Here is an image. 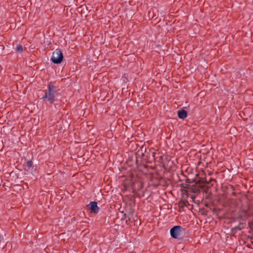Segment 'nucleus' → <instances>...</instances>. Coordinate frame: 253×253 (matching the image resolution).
<instances>
[{
	"instance_id": "423d86ee",
	"label": "nucleus",
	"mask_w": 253,
	"mask_h": 253,
	"mask_svg": "<svg viewBox=\"0 0 253 253\" xmlns=\"http://www.w3.org/2000/svg\"><path fill=\"white\" fill-rule=\"evenodd\" d=\"M25 169L29 171H32L33 169V162L31 161H28L26 162L25 165Z\"/></svg>"
},
{
	"instance_id": "f257e3e1",
	"label": "nucleus",
	"mask_w": 253,
	"mask_h": 253,
	"mask_svg": "<svg viewBox=\"0 0 253 253\" xmlns=\"http://www.w3.org/2000/svg\"><path fill=\"white\" fill-rule=\"evenodd\" d=\"M48 89L42 97L44 101H47L50 103H53L55 101V97L57 95V89L51 82H50L47 86Z\"/></svg>"
},
{
	"instance_id": "20e7f679",
	"label": "nucleus",
	"mask_w": 253,
	"mask_h": 253,
	"mask_svg": "<svg viewBox=\"0 0 253 253\" xmlns=\"http://www.w3.org/2000/svg\"><path fill=\"white\" fill-rule=\"evenodd\" d=\"M88 206L90 211L92 213H97L99 210L97 203L95 202H91Z\"/></svg>"
},
{
	"instance_id": "f03ea898",
	"label": "nucleus",
	"mask_w": 253,
	"mask_h": 253,
	"mask_svg": "<svg viewBox=\"0 0 253 253\" xmlns=\"http://www.w3.org/2000/svg\"><path fill=\"white\" fill-rule=\"evenodd\" d=\"M184 231V228L179 225L173 226L170 230L171 236L174 239H179Z\"/></svg>"
},
{
	"instance_id": "7ed1b4c3",
	"label": "nucleus",
	"mask_w": 253,
	"mask_h": 253,
	"mask_svg": "<svg viewBox=\"0 0 253 253\" xmlns=\"http://www.w3.org/2000/svg\"><path fill=\"white\" fill-rule=\"evenodd\" d=\"M63 59V55L61 51L59 49H55L52 53L51 61L54 64L60 63Z\"/></svg>"
},
{
	"instance_id": "0eeeda50",
	"label": "nucleus",
	"mask_w": 253,
	"mask_h": 253,
	"mask_svg": "<svg viewBox=\"0 0 253 253\" xmlns=\"http://www.w3.org/2000/svg\"><path fill=\"white\" fill-rule=\"evenodd\" d=\"M23 48L21 44H18L16 47V51L19 52H22L23 51Z\"/></svg>"
},
{
	"instance_id": "39448f33",
	"label": "nucleus",
	"mask_w": 253,
	"mask_h": 253,
	"mask_svg": "<svg viewBox=\"0 0 253 253\" xmlns=\"http://www.w3.org/2000/svg\"><path fill=\"white\" fill-rule=\"evenodd\" d=\"M177 115L179 118L184 119L187 116V113L186 110L181 109L178 111Z\"/></svg>"
}]
</instances>
